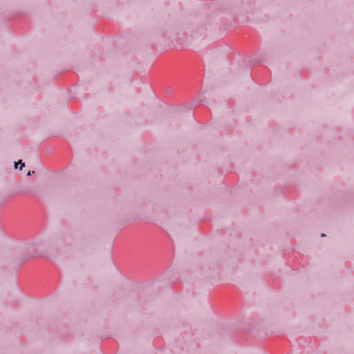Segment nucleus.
<instances>
[{"mask_svg": "<svg viewBox=\"0 0 354 354\" xmlns=\"http://www.w3.org/2000/svg\"><path fill=\"white\" fill-rule=\"evenodd\" d=\"M18 164L21 165L20 170L22 169V167H24V163L22 162L21 160H19L17 162H15V168H17Z\"/></svg>", "mask_w": 354, "mask_h": 354, "instance_id": "nucleus-1", "label": "nucleus"}, {"mask_svg": "<svg viewBox=\"0 0 354 354\" xmlns=\"http://www.w3.org/2000/svg\"><path fill=\"white\" fill-rule=\"evenodd\" d=\"M33 174H35L34 171H29L28 173V176H30V175H32Z\"/></svg>", "mask_w": 354, "mask_h": 354, "instance_id": "nucleus-2", "label": "nucleus"}]
</instances>
